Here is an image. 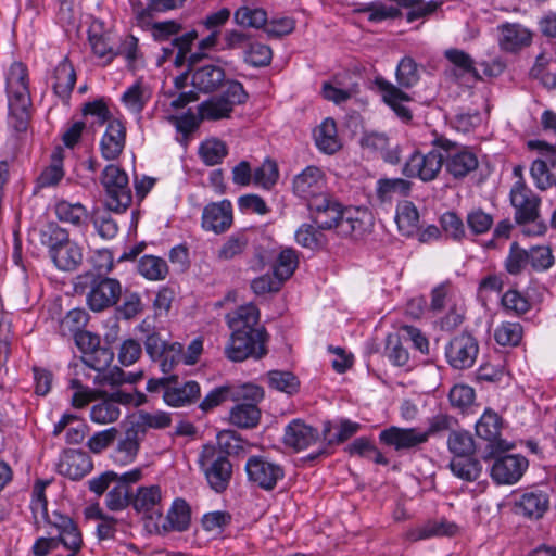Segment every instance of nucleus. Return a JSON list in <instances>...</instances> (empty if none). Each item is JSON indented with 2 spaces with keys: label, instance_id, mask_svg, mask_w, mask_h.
Here are the masks:
<instances>
[{
  "label": "nucleus",
  "instance_id": "1",
  "mask_svg": "<svg viewBox=\"0 0 556 556\" xmlns=\"http://www.w3.org/2000/svg\"><path fill=\"white\" fill-rule=\"evenodd\" d=\"M226 323L231 334L225 346V355L231 362L248 358L261 359L267 353L268 333L260 326V309L254 304H247L226 314Z\"/></svg>",
  "mask_w": 556,
  "mask_h": 556
},
{
  "label": "nucleus",
  "instance_id": "2",
  "mask_svg": "<svg viewBox=\"0 0 556 556\" xmlns=\"http://www.w3.org/2000/svg\"><path fill=\"white\" fill-rule=\"evenodd\" d=\"M306 206L313 223L319 229H336L343 237L362 233L364 230V220L361 215H365V212L358 207L343 206L329 193Z\"/></svg>",
  "mask_w": 556,
  "mask_h": 556
},
{
  "label": "nucleus",
  "instance_id": "3",
  "mask_svg": "<svg viewBox=\"0 0 556 556\" xmlns=\"http://www.w3.org/2000/svg\"><path fill=\"white\" fill-rule=\"evenodd\" d=\"M235 439V431H222L218 433V445H203L198 465L212 490L223 493L229 485L232 478V464L229 459V452L222 444L225 438Z\"/></svg>",
  "mask_w": 556,
  "mask_h": 556
},
{
  "label": "nucleus",
  "instance_id": "4",
  "mask_svg": "<svg viewBox=\"0 0 556 556\" xmlns=\"http://www.w3.org/2000/svg\"><path fill=\"white\" fill-rule=\"evenodd\" d=\"M40 241L49 249L50 257L59 269L72 271L81 264V247L71 240L68 232L58 224H47L40 231Z\"/></svg>",
  "mask_w": 556,
  "mask_h": 556
},
{
  "label": "nucleus",
  "instance_id": "5",
  "mask_svg": "<svg viewBox=\"0 0 556 556\" xmlns=\"http://www.w3.org/2000/svg\"><path fill=\"white\" fill-rule=\"evenodd\" d=\"M7 94L10 115L16 119L14 128L18 131L26 130L31 100L27 68L21 62L12 63L8 71Z\"/></svg>",
  "mask_w": 556,
  "mask_h": 556
},
{
  "label": "nucleus",
  "instance_id": "6",
  "mask_svg": "<svg viewBox=\"0 0 556 556\" xmlns=\"http://www.w3.org/2000/svg\"><path fill=\"white\" fill-rule=\"evenodd\" d=\"M432 147L439 148L446 153L443 156L445 172L456 180H463L479 166V160L475 152L468 147H459L444 136H437L432 140Z\"/></svg>",
  "mask_w": 556,
  "mask_h": 556
},
{
  "label": "nucleus",
  "instance_id": "7",
  "mask_svg": "<svg viewBox=\"0 0 556 556\" xmlns=\"http://www.w3.org/2000/svg\"><path fill=\"white\" fill-rule=\"evenodd\" d=\"M113 361V353L106 349L101 348L100 345L87 353L86 356L83 357V363L93 371L96 375L93 376V383L97 386H114L124 382H129L130 384L135 383L139 379V374H126L119 369L117 366L110 367V364Z\"/></svg>",
  "mask_w": 556,
  "mask_h": 556
},
{
  "label": "nucleus",
  "instance_id": "8",
  "mask_svg": "<svg viewBox=\"0 0 556 556\" xmlns=\"http://www.w3.org/2000/svg\"><path fill=\"white\" fill-rule=\"evenodd\" d=\"M100 182L105 190V206L115 213H124L132 202L128 176L119 166L109 164L102 170Z\"/></svg>",
  "mask_w": 556,
  "mask_h": 556
},
{
  "label": "nucleus",
  "instance_id": "9",
  "mask_svg": "<svg viewBox=\"0 0 556 556\" xmlns=\"http://www.w3.org/2000/svg\"><path fill=\"white\" fill-rule=\"evenodd\" d=\"M89 42L93 53L100 59H104L105 63H110L116 55H124L127 60L128 67L135 70L138 43V39L136 37H127L115 51L111 45L110 34L102 33L101 24L94 22L89 29Z\"/></svg>",
  "mask_w": 556,
  "mask_h": 556
},
{
  "label": "nucleus",
  "instance_id": "10",
  "mask_svg": "<svg viewBox=\"0 0 556 556\" xmlns=\"http://www.w3.org/2000/svg\"><path fill=\"white\" fill-rule=\"evenodd\" d=\"M113 484L105 496L108 509L121 511L132 506L139 511V468L118 475Z\"/></svg>",
  "mask_w": 556,
  "mask_h": 556
},
{
  "label": "nucleus",
  "instance_id": "11",
  "mask_svg": "<svg viewBox=\"0 0 556 556\" xmlns=\"http://www.w3.org/2000/svg\"><path fill=\"white\" fill-rule=\"evenodd\" d=\"M479 354V342L477 338L463 331L455 334L445 346V358L447 364L457 370L471 368Z\"/></svg>",
  "mask_w": 556,
  "mask_h": 556
},
{
  "label": "nucleus",
  "instance_id": "12",
  "mask_svg": "<svg viewBox=\"0 0 556 556\" xmlns=\"http://www.w3.org/2000/svg\"><path fill=\"white\" fill-rule=\"evenodd\" d=\"M443 166V155L439 148L433 147L429 152L415 151L405 162L402 173L407 178H418L424 182L434 180Z\"/></svg>",
  "mask_w": 556,
  "mask_h": 556
},
{
  "label": "nucleus",
  "instance_id": "13",
  "mask_svg": "<svg viewBox=\"0 0 556 556\" xmlns=\"http://www.w3.org/2000/svg\"><path fill=\"white\" fill-rule=\"evenodd\" d=\"M264 390L255 384L242 386L225 384L213 389L201 401L199 407L203 412H210L226 401L239 402L240 400L262 401Z\"/></svg>",
  "mask_w": 556,
  "mask_h": 556
},
{
  "label": "nucleus",
  "instance_id": "14",
  "mask_svg": "<svg viewBox=\"0 0 556 556\" xmlns=\"http://www.w3.org/2000/svg\"><path fill=\"white\" fill-rule=\"evenodd\" d=\"M79 279H91L90 291L87 294V303L93 312H101L114 305L122 292L121 283L113 278H94L93 273H86Z\"/></svg>",
  "mask_w": 556,
  "mask_h": 556
},
{
  "label": "nucleus",
  "instance_id": "15",
  "mask_svg": "<svg viewBox=\"0 0 556 556\" xmlns=\"http://www.w3.org/2000/svg\"><path fill=\"white\" fill-rule=\"evenodd\" d=\"M245 472L250 482L265 491L276 488L285 477V470L278 463L264 456H251L245 463Z\"/></svg>",
  "mask_w": 556,
  "mask_h": 556
},
{
  "label": "nucleus",
  "instance_id": "16",
  "mask_svg": "<svg viewBox=\"0 0 556 556\" xmlns=\"http://www.w3.org/2000/svg\"><path fill=\"white\" fill-rule=\"evenodd\" d=\"M505 451H496L494 457L484 459H494L491 467V478L497 484H514L520 480L527 470L528 459L520 454L502 455Z\"/></svg>",
  "mask_w": 556,
  "mask_h": 556
},
{
  "label": "nucleus",
  "instance_id": "17",
  "mask_svg": "<svg viewBox=\"0 0 556 556\" xmlns=\"http://www.w3.org/2000/svg\"><path fill=\"white\" fill-rule=\"evenodd\" d=\"M502 428V417L490 408H486L476 422L477 435L489 442L485 457H494L496 451H508L511 448V445L501 438Z\"/></svg>",
  "mask_w": 556,
  "mask_h": 556
},
{
  "label": "nucleus",
  "instance_id": "18",
  "mask_svg": "<svg viewBox=\"0 0 556 556\" xmlns=\"http://www.w3.org/2000/svg\"><path fill=\"white\" fill-rule=\"evenodd\" d=\"M294 194L306 202V205L328 193L326 177L317 166H307L293 178Z\"/></svg>",
  "mask_w": 556,
  "mask_h": 556
},
{
  "label": "nucleus",
  "instance_id": "19",
  "mask_svg": "<svg viewBox=\"0 0 556 556\" xmlns=\"http://www.w3.org/2000/svg\"><path fill=\"white\" fill-rule=\"evenodd\" d=\"M139 406V393L136 388L134 392L126 390H117L110 399L104 400L91 407L90 418L92 421L104 425L114 422L118 419L121 412L117 404Z\"/></svg>",
  "mask_w": 556,
  "mask_h": 556
},
{
  "label": "nucleus",
  "instance_id": "20",
  "mask_svg": "<svg viewBox=\"0 0 556 556\" xmlns=\"http://www.w3.org/2000/svg\"><path fill=\"white\" fill-rule=\"evenodd\" d=\"M379 442L396 452H410L427 443V437L417 428L390 426L380 431Z\"/></svg>",
  "mask_w": 556,
  "mask_h": 556
},
{
  "label": "nucleus",
  "instance_id": "21",
  "mask_svg": "<svg viewBox=\"0 0 556 556\" xmlns=\"http://www.w3.org/2000/svg\"><path fill=\"white\" fill-rule=\"evenodd\" d=\"M121 429L113 459L118 465L127 466L135 462L139 452V419L132 416L121 424Z\"/></svg>",
  "mask_w": 556,
  "mask_h": 556
},
{
  "label": "nucleus",
  "instance_id": "22",
  "mask_svg": "<svg viewBox=\"0 0 556 556\" xmlns=\"http://www.w3.org/2000/svg\"><path fill=\"white\" fill-rule=\"evenodd\" d=\"M49 526L51 528L48 532L49 535H52L54 532L56 533L54 536L59 541V544H62L71 552L67 556H75L80 551L83 536L77 525L71 517L55 510L51 514Z\"/></svg>",
  "mask_w": 556,
  "mask_h": 556
},
{
  "label": "nucleus",
  "instance_id": "23",
  "mask_svg": "<svg viewBox=\"0 0 556 556\" xmlns=\"http://www.w3.org/2000/svg\"><path fill=\"white\" fill-rule=\"evenodd\" d=\"M510 203L515 207V220L522 225L539 216L540 199L523 182L517 181L510 191Z\"/></svg>",
  "mask_w": 556,
  "mask_h": 556
},
{
  "label": "nucleus",
  "instance_id": "24",
  "mask_svg": "<svg viewBox=\"0 0 556 556\" xmlns=\"http://www.w3.org/2000/svg\"><path fill=\"white\" fill-rule=\"evenodd\" d=\"M232 222V205L229 200L212 202L203 208L201 225L206 231L220 235L231 227Z\"/></svg>",
  "mask_w": 556,
  "mask_h": 556
},
{
  "label": "nucleus",
  "instance_id": "25",
  "mask_svg": "<svg viewBox=\"0 0 556 556\" xmlns=\"http://www.w3.org/2000/svg\"><path fill=\"white\" fill-rule=\"evenodd\" d=\"M374 83L383 102L393 110L399 118L403 122H409L413 118V114L410 110L404 105V102L412 101L410 96L383 77H376Z\"/></svg>",
  "mask_w": 556,
  "mask_h": 556
},
{
  "label": "nucleus",
  "instance_id": "26",
  "mask_svg": "<svg viewBox=\"0 0 556 556\" xmlns=\"http://www.w3.org/2000/svg\"><path fill=\"white\" fill-rule=\"evenodd\" d=\"M318 440L319 432L316 428L301 419H293L286 426L282 441L286 446L300 452L314 445Z\"/></svg>",
  "mask_w": 556,
  "mask_h": 556
},
{
  "label": "nucleus",
  "instance_id": "27",
  "mask_svg": "<svg viewBox=\"0 0 556 556\" xmlns=\"http://www.w3.org/2000/svg\"><path fill=\"white\" fill-rule=\"evenodd\" d=\"M500 48L509 53H517L529 47L532 42L533 33L519 23H504L498 25Z\"/></svg>",
  "mask_w": 556,
  "mask_h": 556
},
{
  "label": "nucleus",
  "instance_id": "28",
  "mask_svg": "<svg viewBox=\"0 0 556 556\" xmlns=\"http://www.w3.org/2000/svg\"><path fill=\"white\" fill-rule=\"evenodd\" d=\"M458 526L446 519H431L408 529L404 538L408 542H418L437 536H454Z\"/></svg>",
  "mask_w": 556,
  "mask_h": 556
},
{
  "label": "nucleus",
  "instance_id": "29",
  "mask_svg": "<svg viewBox=\"0 0 556 556\" xmlns=\"http://www.w3.org/2000/svg\"><path fill=\"white\" fill-rule=\"evenodd\" d=\"M126 129L119 119H112L100 141L101 155L106 161L116 160L125 147Z\"/></svg>",
  "mask_w": 556,
  "mask_h": 556
},
{
  "label": "nucleus",
  "instance_id": "30",
  "mask_svg": "<svg viewBox=\"0 0 556 556\" xmlns=\"http://www.w3.org/2000/svg\"><path fill=\"white\" fill-rule=\"evenodd\" d=\"M92 468L93 463L91 457L81 450L68 451L59 464L60 473L72 480L84 478Z\"/></svg>",
  "mask_w": 556,
  "mask_h": 556
},
{
  "label": "nucleus",
  "instance_id": "31",
  "mask_svg": "<svg viewBox=\"0 0 556 556\" xmlns=\"http://www.w3.org/2000/svg\"><path fill=\"white\" fill-rule=\"evenodd\" d=\"M201 396V388L197 381L190 380L184 384L170 383L163 392L164 402L172 407L191 405Z\"/></svg>",
  "mask_w": 556,
  "mask_h": 556
},
{
  "label": "nucleus",
  "instance_id": "32",
  "mask_svg": "<svg viewBox=\"0 0 556 556\" xmlns=\"http://www.w3.org/2000/svg\"><path fill=\"white\" fill-rule=\"evenodd\" d=\"M191 525V507L186 500L177 497L165 515L163 532H185Z\"/></svg>",
  "mask_w": 556,
  "mask_h": 556
},
{
  "label": "nucleus",
  "instance_id": "33",
  "mask_svg": "<svg viewBox=\"0 0 556 556\" xmlns=\"http://www.w3.org/2000/svg\"><path fill=\"white\" fill-rule=\"evenodd\" d=\"M548 496L542 491H529L515 502V513L530 519L543 517L548 508Z\"/></svg>",
  "mask_w": 556,
  "mask_h": 556
},
{
  "label": "nucleus",
  "instance_id": "34",
  "mask_svg": "<svg viewBox=\"0 0 556 556\" xmlns=\"http://www.w3.org/2000/svg\"><path fill=\"white\" fill-rule=\"evenodd\" d=\"M413 182L404 178H380L376 182V199L380 204H391L396 198L408 197Z\"/></svg>",
  "mask_w": 556,
  "mask_h": 556
},
{
  "label": "nucleus",
  "instance_id": "35",
  "mask_svg": "<svg viewBox=\"0 0 556 556\" xmlns=\"http://www.w3.org/2000/svg\"><path fill=\"white\" fill-rule=\"evenodd\" d=\"M225 80V72L217 65H203L197 68L191 78L192 86L202 92L215 91Z\"/></svg>",
  "mask_w": 556,
  "mask_h": 556
},
{
  "label": "nucleus",
  "instance_id": "36",
  "mask_svg": "<svg viewBox=\"0 0 556 556\" xmlns=\"http://www.w3.org/2000/svg\"><path fill=\"white\" fill-rule=\"evenodd\" d=\"M233 406L229 413V421L241 429H251L257 426L261 419V410L257 407L260 401L242 400Z\"/></svg>",
  "mask_w": 556,
  "mask_h": 556
},
{
  "label": "nucleus",
  "instance_id": "37",
  "mask_svg": "<svg viewBox=\"0 0 556 556\" xmlns=\"http://www.w3.org/2000/svg\"><path fill=\"white\" fill-rule=\"evenodd\" d=\"M361 146L371 152L380 153L387 163L397 164L400 162L399 148L388 149L389 138L383 132H366L361 139Z\"/></svg>",
  "mask_w": 556,
  "mask_h": 556
},
{
  "label": "nucleus",
  "instance_id": "38",
  "mask_svg": "<svg viewBox=\"0 0 556 556\" xmlns=\"http://www.w3.org/2000/svg\"><path fill=\"white\" fill-rule=\"evenodd\" d=\"M76 83V73L67 59L61 61L54 70L53 90L62 99L70 97Z\"/></svg>",
  "mask_w": 556,
  "mask_h": 556
},
{
  "label": "nucleus",
  "instance_id": "39",
  "mask_svg": "<svg viewBox=\"0 0 556 556\" xmlns=\"http://www.w3.org/2000/svg\"><path fill=\"white\" fill-rule=\"evenodd\" d=\"M395 223L399 231L406 237L413 236L418 230L419 213L410 201H403L396 206Z\"/></svg>",
  "mask_w": 556,
  "mask_h": 556
},
{
  "label": "nucleus",
  "instance_id": "40",
  "mask_svg": "<svg viewBox=\"0 0 556 556\" xmlns=\"http://www.w3.org/2000/svg\"><path fill=\"white\" fill-rule=\"evenodd\" d=\"M55 215L64 223H70L74 226H86L90 214L88 210L79 202L72 203L70 201H59L55 204Z\"/></svg>",
  "mask_w": 556,
  "mask_h": 556
},
{
  "label": "nucleus",
  "instance_id": "41",
  "mask_svg": "<svg viewBox=\"0 0 556 556\" xmlns=\"http://www.w3.org/2000/svg\"><path fill=\"white\" fill-rule=\"evenodd\" d=\"M324 229L313 224H302L295 231L294 238L298 244L303 248L316 251L321 250L327 244L326 236L323 233Z\"/></svg>",
  "mask_w": 556,
  "mask_h": 556
},
{
  "label": "nucleus",
  "instance_id": "42",
  "mask_svg": "<svg viewBox=\"0 0 556 556\" xmlns=\"http://www.w3.org/2000/svg\"><path fill=\"white\" fill-rule=\"evenodd\" d=\"M448 451L454 458L469 457L476 452V443L472 434L466 430L451 431L447 439Z\"/></svg>",
  "mask_w": 556,
  "mask_h": 556
},
{
  "label": "nucleus",
  "instance_id": "43",
  "mask_svg": "<svg viewBox=\"0 0 556 556\" xmlns=\"http://www.w3.org/2000/svg\"><path fill=\"white\" fill-rule=\"evenodd\" d=\"M315 142L318 149L327 154H332L340 149L333 119L327 118L320 124L315 132Z\"/></svg>",
  "mask_w": 556,
  "mask_h": 556
},
{
  "label": "nucleus",
  "instance_id": "44",
  "mask_svg": "<svg viewBox=\"0 0 556 556\" xmlns=\"http://www.w3.org/2000/svg\"><path fill=\"white\" fill-rule=\"evenodd\" d=\"M154 326L149 323V318H144L141 321V332H147L144 339V349L147 354L152 361L161 359L166 353L168 343L165 339H162L157 332L154 331Z\"/></svg>",
  "mask_w": 556,
  "mask_h": 556
},
{
  "label": "nucleus",
  "instance_id": "45",
  "mask_svg": "<svg viewBox=\"0 0 556 556\" xmlns=\"http://www.w3.org/2000/svg\"><path fill=\"white\" fill-rule=\"evenodd\" d=\"M446 60L454 66V75L456 77L470 74L480 79L479 72L475 67L473 59L465 51L459 49H448L444 52Z\"/></svg>",
  "mask_w": 556,
  "mask_h": 556
},
{
  "label": "nucleus",
  "instance_id": "46",
  "mask_svg": "<svg viewBox=\"0 0 556 556\" xmlns=\"http://www.w3.org/2000/svg\"><path fill=\"white\" fill-rule=\"evenodd\" d=\"M403 341L400 332L389 333L384 341V355L392 365L397 367L405 366L409 361V353L403 345Z\"/></svg>",
  "mask_w": 556,
  "mask_h": 556
},
{
  "label": "nucleus",
  "instance_id": "47",
  "mask_svg": "<svg viewBox=\"0 0 556 556\" xmlns=\"http://www.w3.org/2000/svg\"><path fill=\"white\" fill-rule=\"evenodd\" d=\"M450 468L457 478L468 482L478 480L482 472L481 463L472 456L453 458Z\"/></svg>",
  "mask_w": 556,
  "mask_h": 556
},
{
  "label": "nucleus",
  "instance_id": "48",
  "mask_svg": "<svg viewBox=\"0 0 556 556\" xmlns=\"http://www.w3.org/2000/svg\"><path fill=\"white\" fill-rule=\"evenodd\" d=\"M249 239L244 232H236L227 238L217 252L219 261H231L244 253Z\"/></svg>",
  "mask_w": 556,
  "mask_h": 556
},
{
  "label": "nucleus",
  "instance_id": "49",
  "mask_svg": "<svg viewBox=\"0 0 556 556\" xmlns=\"http://www.w3.org/2000/svg\"><path fill=\"white\" fill-rule=\"evenodd\" d=\"M111 212L106 210H94L90 218L97 233L103 239H113L118 232V226L115 219L111 216Z\"/></svg>",
  "mask_w": 556,
  "mask_h": 556
},
{
  "label": "nucleus",
  "instance_id": "50",
  "mask_svg": "<svg viewBox=\"0 0 556 556\" xmlns=\"http://www.w3.org/2000/svg\"><path fill=\"white\" fill-rule=\"evenodd\" d=\"M199 154L205 165L214 166L222 163L228 154V149L224 141L211 139L200 144Z\"/></svg>",
  "mask_w": 556,
  "mask_h": 556
},
{
  "label": "nucleus",
  "instance_id": "51",
  "mask_svg": "<svg viewBox=\"0 0 556 556\" xmlns=\"http://www.w3.org/2000/svg\"><path fill=\"white\" fill-rule=\"evenodd\" d=\"M299 265L298 252L292 248L283 249L276 261L274 266V275L278 277L282 282L288 280Z\"/></svg>",
  "mask_w": 556,
  "mask_h": 556
},
{
  "label": "nucleus",
  "instance_id": "52",
  "mask_svg": "<svg viewBox=\"0 0 556 556\" xmlns=\"http://www.w3.org/2000/svg\"><path fill=\"white\" fill-rule=\"evenodd\" d=\"M233 20L243 27L262 28L267 24V13L263 9L244 5L235 12Z\"/></svg>",
  "mask_w": 556,
  "mask_h": 556
},
{
  "label": "nucleus",
  "instance_id": "53",
  "mask_svg": "<svg viewBox=\"0 0 556 556\" xmlns=\"http://www.w3.org/2000/svg\"><path fill=\"white\" fill-rule=\"evenodd\" d=\"M88 321V314L85 309L74 308L70 311L60 321V333L63 337H74L83 331Z\"/></svg>",
  "mask_w": 556,
  "mask_h": 556
},
{
  "label": "nucleus",
  "instance_id": "54",
  "mask_svg": "<svg viewBox=\"0 0 556 556\" xmlns=\"http://www.w3.org/2000/svg\"><path fill=\"white\" fill-rule=\"evenodd\" d=\"M395 76L401 88L408 89L414 87L420 78L415 60L410 56H404L397 64Z\"/></svg>",
  "mask_w": 556,
  "mask_h": 556
},
{
  "label": "nucleus",
  "instance_id": "55",
  "mask_svg": "<svg viewBox=\"0 0 556 556\" xmlns=\"http://www.w3.org/2000/svg\"><path fill=\"white\" fill-rule=\"evenodd\" d=\"M268 384L270 388L290 395L296 393L300 388L298 377L291 371L283 370H270L268 372Z\"/></svg>",
  "mask_w": 556,
  "mask_h": 556
},
{
  "label": "nucleus",
  "instance_id": "56",
  "mask_svg": "<svg viewBox=\"0 0 556 556\" xmlns=\"http://www.w3.org/2000/svg\"><path fill=\"white\" fill-rule=\"evenodd\" d=\"M198 112L201 119L218 121L229 117L232 110L217 96H213L199 105Z\"/></svg>",
  "mask_w": 556,
  "mask_h": 556
},
{
  "label": "nucleus",
  "instance_id": "57",
  "mask_svg": "<svg viewBox=\"0 0 556 556\" xmlns=\"http://www.w3.org/2000/svg\"><path fill=\"white\" fill-rule=\"evenodd\" d=\"M279 178V169L277 163L267 157L263 164L253 172V181L266 190L271 189Z\"/></svg>",
  "mask_w": 556,
  "mask_h": 556
},
{
  "label": "nucleus",
  "instance_id": "58",
  "mask_svg": "<svg viewBox=\"0 0 556 556\" xmlns=\"http://www.w3.org/2000/svg\"><path fill=\"white\" fill-rule=\"evenodd\" d=\"M504 265L509 275H519L529 265L528 250L521 248L516 241L511 242Z\"/></svg>",
  "mask_w": 556,
  "mask_h": 556
},
{
  "label": "nucleus",
  "instance_id": "59",
  "mask_svg": "<svg viewBox=\"0 0 556 556\" xmlns=\"http://www.w3.org/2000/svg\"><path fill=\"white\" fill-rule=\"evenodd\" d=\"M522 326L519 323H503L495 330V341L503 346H516L522 339Z\"/></svg>",
  "mask_w": 556,
  "mask_h": 556
},
{
  "label": "nucleus",
  "instance_id": "60",
  "mask_svg": "<svg viewBox=\"0 0 556 556\" xmlns=\"http://www.w3.org/2000/svg\"><path fill=\"white\" fill-rule=\"evenodd\" d=\"M168 273V266L165 260L153 256L144 255L141 257V276L149 280H162Z\"/></svg>",
  "mask_w": 556,
  "mask_h": 556
},
{
  "label": "nucleus",
  "instance_id": "61",
  "mask_svg": "<svg viewBox=\"0 0 556 556\" xmlns=\"http://www.w3.org/2000/svg\"><path fill=\"white\" fill-rule=\"evenodd\" d=\"M273 59L271 48L261 42L250 43L244 52L245 63L254 67H264L270 64Z\"/></svg>",
  "mask_w": 556,
  "mask_h": 556
},
{
  "label": "nucleus",
  "instance_id": "62",
  "mask_svg": "<svg viewBox=\"0 0 556 556\" xmlns=\"http://www.w3.org/2000/svg\"><path fill=\"white\" fill-rule=\"evenodd\" d=\"M217 97L232 111L236 105L243 104L249 99V94L244 90L243 85L238 80L227 81L226 89Z\"/></svg>",
  "mask_w": 556,
  "mask_h": 556
},
{
  "label": "nucleus",
  "instance_id": "63",
  "mask_svg": "<svg viewBox=\"0 0 556 556\" xmlns=\"http://www.w3.org/2000/svg\"><path fill=\"white\" fill-rule=\"evenodd\" d=\"M501 303L507 313L517 316L527 313L531 307L529 300L519 291L513 289L503 294Z\"/></svg>",
  "mask_w": 556,
  "mask_h": 556
},
{
  "label": "nucleus",
  "instance_id": "64",
  "mask_svg": "<svg viewBox=\"0 0 556 556\" xmlns=\"http://www.w3.org/2000/svg\"><path fill=\"white\" fill-rule=\"evenodd\" d=\"M528 254L529 265L535 271H545L554 265V255L548 247H532L528 250Z\"/></svg>",
  "mask_w": 556,
  "mask_h": 556
}]
</instances>
